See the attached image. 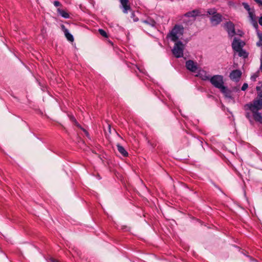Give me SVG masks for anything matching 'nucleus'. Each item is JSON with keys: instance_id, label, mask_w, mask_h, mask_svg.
Here are the masks:
<instances>
[{"instance_id": "obj_1", "label": "nucleus", "mask_w": 262, "mask_h": 262, "mask_svg": "<svg viewBox=\"0 0 262 262\" xmlns=\"http://www.w3.org/2000/svg\"><path fill=\"white\" fill-rule=\"evenodd\" d=\"M256 90V97L252 102L245 105V109L251 112L255 121L262 123V115L259 112L262 110V81L258 83Z\"/></svg>"}, {"instance_id": "obj_2", "label": "nucleus", "mask_w": 262, "mask_h": 262, "mask_svg": "<svg viewBox=\"0 0 262 262\" xmlns=\"http://www.w3.org/2000/svg\"><path fill=\"white\" fill-rule=\"evenodd\" d=\"M183 33L184 27L181 25H176L167 35V37L170 38L172 41L176 42L183 35Z\"/></svg>"}, {"instance_id": "obj_3", "label": "nucleus", "mask_w": 262, "mask_h": 262, "mask_svg": "<svg viewBox=\"0 0 262 262\" xmlns=\"http://www.w3.org/2000/svg\"><path fill=\"white\" fill-rule=\"evenodd\" d=\"M172 53L176 58H180L183 56V52L185 49V45L181 41L174 42Z\"/></svg>"}, {"instance_id": "obj_4", "label": "nucleus", "mask_w": 262, "mask_h": 262, "mask_svg": "<svg viewBox=\"0 0 262 262\" xmlns=\"http://www.w3.org/2000/svg\"><path fill=\"white\" fill-rule=\"evenodd\" d=\"M210 83L216 88L221 89L224 85L223 77L222 75H216L210 79Z\"/></svg>"}, {"instance_id": "obj_5", "label": "nucleus", "mask_w": 262, "mask_h": 262, "mask_svg": "<svg viewBox=\"0 0 262 262\" xmlns=\"http://www.w3.org/2000/svg\"><path fill=\"white\" fill-rule=\"evenodd\" d=\"M222 16L220 13H216L212 16L210 20L212 26H216L222 21Z\"/></svg>"}, {"instance_id": "obj_6", "label": "nucleus", "mask_w": 262, "mask_h": 262, "mask_svg": "<svg viewBox=\"0 0 262 262\" xmlns=\"http://www.w3.org/2000/svg\"><path fill=\"white\" fill-rule=\"evenodd\" d=\"M186 67L187 70L194 73L197 71L198 68L197 63L192 60H188L186 62Z\"/></svg>"}, {"instance_id": "obj_7", "label": "nucleus", "mask_w": 262, "mask_h": 262, "mask_svg": "<svg viewBox=\"0 0 262 262\" xmlns=\"http://www.w3.org/2000/svg\"><path fill=\"white\" fill-rule=\"evenodd\" d=\"M225 27L229 36H233L235 34L234 25L232 22H227L225 25Z\"/></svg>"}, {"instance_id": "obj_8", "label": "nucleus", "mask_w": 262, "mask_h": 262, "mask_svg": "<svg viewBox=\"0 0 262 262\" xmlns=\"http://www.w3.org/2000/svg\"><path fill=\"white\" fill-rule=\"evenodd\" d=\"M242 72L239 70H233L230 74L229 77L230 78L234 81H239L241 76H242Z\"/></svg>"}, {"instance_id": "obj_9", "label": "nucleus", "mask_w": 262, "mask_h": 262, "mask_svg": "<svg viewBox=\"0 0 262 262\" xmlns=\"http://www.w3.org/2000/svg\"><path fill=\"white\" fill-rule=\"evenodd\" d=\"M120 2L123 8V12L125 14L132 10L128 0H120Z\"/></svg>"}, {"instance_id": "obj_10", "label": "nucleus", "mask_w": 262, "mask_h": 262, "mask_svg": "<svg viewBox=\"0 0 262 262\" xmlns=\"http://www.w3.org/2000/svg\"><path fill=\"white\" fill-rule=\"evenodd\" d=\"M243 45L240 39H236L235 38L234 39L232 43V47L234 51L237 52L239 51L240 49H242Z\"/></svg>"}, {"instance_id": "obj_11", "label": "nucleus", "mask_w": 262, "mask_h": 262, "mask_svg": "<svg viewBox=\"0 0 262 262\" xmlns=\"http://www.w3.org/2000/svg\"><path fill=\"white\" fill-rule=\"evenodd\" d=\"M61 28L62 31L64 33V35L67 39L69 41L73 42L74 41V37L73 35L69 32L68 30L65 27V26L63 25H61Z\"/></svg>"}, {"instance_id": "obj_12", "label": "nucleus", "mask_w": 262, "mask_h": 262, "mask_svg": "<svg viewBox=\"0 0 262 262\" xmlns=\"http://www.w3.org/2000/svg\"><path fill=\"white\" fill-rule=\"evenodd\" d=\"M220 91L224 95L225 97L231 98V91L227 88V87L224 86L221 89Z\"/></svg>"}, {"instance_id": "obj_13", "label": "nucleus", "mask_w": 262, "mask_h": 262, "mask_svg": "<svg viewBox=\"0 0 262 262\" xmlns=\"http://www.w3.org/2000/svg\"><path fill=\"white\" fill-rule=\"evenodd\" d=\"M197 76L199 77L201 79L204 81L206 80H209L210 79V77L209 75H208L206 72L203 71H200L198 73V74L196 75Z\"/></svg>"}, {"instance_id": "obj_14", "label": "nucleus", "mask_w": 262, "mask_h": 262, "mask_svg": "<svg viewBox=\"0 0 262 262\" xmlns=\"http://www.w3.org/2000/svg\"><path fill=\"white\" fill-rule=\"evenodd\" d=\"M117 148L118 150V151L123 156V157H127L128 156V152L125 149V148L120 145L119 144H118L117 145Z\"/></svg>"}, {"instance_id": "obj_15", "label": "nucleus", "mask_w": 262, "mask_h": 262, "mask_svg": "<svg viewBox=\"0 0 262 262\" xmlns=\"http://www.w3.org/2000/svg\"><path fill=\"white\" fill-rule=\"evenodd\" d=\"M200 11L198 10H193L192 11L186 13L185 16L187 17H195L199 15Z\"/></svg>"}, {"instance_id": "obj_16", "label": "nucleus", "mask_w": 262, "mask_h": 262, "mask_svg": "<svg viewBox=\"0 0 262 262\" xmlns=\"http://www.w3.org/2000/svg\"><path fill=\"white\" fill-rule=\"evenodd\" d=\"M57 12L59 14H60L63 17L65 18H68L70 17L69 14L66 12L65 11L61 10L59 8L57 9Z\"/></svg>"}, {"instance_id": "obj_17", "label": "nucleus", "mask_w": 262, "mask_h": 262, "mask_svg": "<svg viewBox=\"0 0 262 262\" xmlns=\"http://www.w3.org/2000/svg\"><path fill=\"white\" fill-rule=\"evenodd\" d=\"M236 52H238V56L240 57H243L244 58L248 57V54L243 49H240L239 51Z\"/></svg>"}, {"instance_id": "obj_18", "label": "nucleus", "mask_w": 262, "mask_h": 262, "mask_svg": "<svg viewBox=\"0 0 262 262\" xmlns=\"http://www.w3.org/2000/svg\"><path fill=\"white\" fill-rule=\"evenodd\" d=\"M144 23L146 24H148L151 26H154L156 24V21L152 19H148L147 20H145L143 21Z\"/></svg>"}, {"instance_id": "obj_19", "label": "nucleus", "mask_w": 262, "mask_h": 262, "mask_svg": "<svg viewBox=\"0 0 262 262\" xmlns=\"http://www.w3.org/2000/svg\"><path fill=\"white\" fill-rule=\"evenodd\" d=\"M98 32L101 36L106 38L107 37V33L104 30L99 29Z\"/></svg>"}, {"instance_id": "obj_20", "label": "nucleus", "mask_w": 262, "mask_h": 262, "mask_svg": "<svg viewBox=\"0 0 262 262\" xmlns=\"http://www.w3.org/2000/svg\"><path fill=\"white\" fill-rule=\"evenodd\" d=\"M207 12L209 15H210L212 16H213L215 14L217 13L215 11V9H209L207 10Z\"/></svg>"}, {"instance_id": "obj_21", "label": "nucleus", "mask_w": 262, "mask_h": 262, "mask_svg": "<svg viewBox=\"0 0 262 262\" xmlns=\"http://www.w3.org/2000/svg\"><path fill=\"white\" fill-rule=\"evenodd\" d=\"M249 15L251 21H253V20H256L254 12H249Z\"/></svg>"}, {"instance_id": "obj_22", "label": "nucleus", "mask_w": 262, "mask_h": 262, "mask_svg": "<svg viewBox=\"0 0 262 262\" xmlns=\"http://www.w3.org/2000/svg\"><path fill=\"white\" fill-rule=\"evenodd\" d=\"M243 6H244V8L248 11V13L249 12H251V9L250 8V6H249V5L247 4V3H243Z\"/></svg>"}, {"instance_id": "obj_23", "label": "nucleus", "mask_w": 262, "mask_h": 262, "mask_svg": "<svg viewBox=\"0 0 262 262\" xmlns=\"http://www.w3.org/2000/svg\"><path fill=\"white\" fill-rule=\"evenodd\" d=\"M258 36L259 39V42H257V46H260L261 45L262 43V33H258Z\"/></svg>"}, {"instance_id": "obj_24", "label": "nucleus", "mask_w": 262, "mask_h": 262, "mask_svg": "<svg viewBox=\"0 0 262 262\" xmlns=\"http://www.w3.org/2000/svg\"><path fill=\"white\" fill-rule=\"evenodd\" d=\"M248 87V84L247 83H244L242 86L241 90L243 91H245Z\"/></svg>"}, {"instance_id": "obj_25", "label": "nucleus", "mask_w": 262, "mask_h": 262, "mask_svg": "<svg viewBox=\"0 0 262 262\" xmlns=\"http://www.w3.org/2000/svg\"><path fill=\"white\" fill-rule=\"evenodd\" d=\"M251 23L252 24L253 27L255 28H257L258 26L256 20H253V21H251Z\"/></svg>"}, {"instance_id": "obj_26", "label": "nucleus", "mask_w": 262, "mask_h": 262, "mask_svg": "<svg viewBox=\"0 0 262 262\" xmlns=\"http://www.w3.org/2000/svg\"><path fill=\"white\" fill-rule=\"evenodd\" d=\"M250 112H251L250 111ZM251 116H252V113H248V112H247V113H246V117L248 119H249V120L250 121L251 120H250V118H251ZM252 117L253 118V117Z\"/></svg>"}, {"instance_id": "obj_27", "label": "nucleus", "mask_w": 262, "mask_h": 262, "mask_svg": "<svg viewBox=\"0 0 262 262\" xmlns=\"http://www.w3.org/2000/svg\"><path fill=\"white\" fill-rule=\"evenodd\" d=\"M53 4L55 7H59L61 5V3L59 1H54Z\"/></svg>"}, {"instance_id": "obj_28", "label": "nucleus", "mask_w": 262, "mask_h": 262, "mask_svg": "<svg viewBox=\"0 0 262 262\" xmlns=\"http://www.w3.org/2000/svg\"><path fill=\"white\" fill-rule=\"evenodd\" d=\"M74 122L75 124L77 127H79V128H80L82 129V130H83L84 132H86V130H85V129H83V128L81 127V126L78 124V123L77 122V121H76V120H74Z\"/></svg>"}, {"instance_id": "obj_29", "label": "nucleus", "mask_w": 262, "mask_h": 262, "mask_svg": "<svg viewBox=\"0 0 262 262\" xmlns=\"http://www.w3.org/2000/svg\"><path fill=\"white\" fill-rule=\"evenodd\" d=\"M258 75H256V74H254L253 75V76H252L251 77V79L253 80V81H255L256 78L257 77Z\"/></svg>"}, {"instance_id": "obj_30", "label": "nucleus", "mask_w": 262, "mask_h": 262, "mask_svg": "<svg viewBox=\"0 0 262 262\" xmlns=\"http://www.w3.org/2000/svg\"><path fill=\"white\" fill-rule=\"evenodd\" d=\"M255 1L259 5L262 6V1L261 0H255Z\"/></svg>"}, {"instance_id": "obj_31", "label": "nucleus", "mask_w": 262, "mask_h": 262, "mask_svg": "<svg viewBox=\"0 0 262 262\" xmlns=\"http://www.w3.org/2000/svg\"><path fill=\"white\" fill-rule=\"evenodd\" d=\"M258 23L259 25L262 26V16L259 17L258 19Z\"/></svg>"}, {"instance_id": "obj_32", "label": "nucleus", "mask_w": 262, "mask_h": 262, "mask_svg": "<svg viewBox=\"0 0 262 262\" xmlns=\"http://www.w3.org/2000/svg\"><path fill=\"white\" fill-rule=\"evenodd\" d=\"M51 262H61L58 260L55 259L54 258L51 259Z\"/></svg>"}, {"instance_id": "obj_33", "label": "nucleus", "mask_w": 262, "mask_h": 262, "mask_svg": "<svg viewBox=\"0 0 262 262\" xmlns=\"http://www.w3.org/2000/svg\"><path fill=\"white\" fill-rule=\"evenodd\" d=\"M260 69L262 72V60H261V62H260Z\"/></svg>"}, {"instance_id": "obj_34", "label": "nucleus", "mask_w": 262, "mask_h": 262, "mask_svg": "<svg viewBox=\"0 0 262 262\" xmlns=\"http://www.w3.org/2000/svg\"><path fill=\"white\" fill-rule=\"evenodd\" d=\"M138 20V18L137 17H136L135 18H134V21H137Z\"/></svg>"}, {"instance_id": "obj_35", "label": "nucleus", "mask_w": 262, "mask_h": 262, "mask_svg": "<svg viewBox=\"0 0 262 262\" xmlns=\"http://www.w3.org/2000/svg\"><path fill=\"white\" fill-rule=\"evenodd\" d=\"M71 120H72V121H73V122H74V120H76V119H75V118H74V117H72V118H71Z\"/></svg>"}, {"instance_id": "obj_36", "label": "nucleus", "mask_w": 262, "mask_h": 262, "mask_svg": "<svg viewBox=\"0 0 262 262\" xmlns=\"http://www.w3.org/2000/svg\"><path fill=\"white\" fill-rule=\"evenodd\" d=\"M132 17H135V13H134V12H133V13H132Z\"/></svg>"}]
</instances>
